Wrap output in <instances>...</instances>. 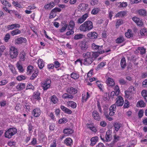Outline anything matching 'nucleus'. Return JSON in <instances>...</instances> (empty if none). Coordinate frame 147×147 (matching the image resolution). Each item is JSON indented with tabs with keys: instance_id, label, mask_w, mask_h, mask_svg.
Wrapping results in <instances>:
<instances>
[{
	"instance_id": "nucleus-25",
	"label": "nucleus",
	"mask_w": 147,
	"mask_h": 147,
	"mask_svg": "<svg viewBox=\"0 0 147 147\" xmlns=\"http://www.w3.org/2000/svg\"><path fill=\"white\" fill-rule=\"evenodd\" d=\"M67 105L68 107H71L73 109H75L76 107V103L72 101H69L67 102Z\"/></svg>"
},
{
	"instance_id": "nucleus-18",
	"label": "nucleus",
	"mask_w": 147,
	"mask_h": 147,
	"mask_svg": "<svg viewBox=\"0 0 147 147\" xmlns=\"http://www.w3.org/2000/svg\"><path fill=\"white\" fill-rule=\"evenodd\" d=\"M116 109V106L115 104L112 105L109 108L110 112L109 113V115L111 116L113 115L115 112Z\"/></svg>"
},
{
	"instance_id": "nucleus-5",
	"label": "nucleus",
	"mask_w": 147,
	"mask_h": 147,
	"mask_svg": "<svg viewBox=\"0 0 147 147\" xmlns=\"http://www.w3.org/2000/svg\"><path fill=\"white\" fill-rule=\"evenodd\" d=\"M51 81V80L47 79L46 80L42 82L41 86L44 90H47L50 87Z\"/></svg>"
},
{
	"instance_id": "nucleus-58",
	"label": "nucleus",
	"mask_w": 147,
	"mask_h": 147,
	"mask_svg": "<svg viewBox=\"0 0 147 147\" xmlns=\"http://www.w3.org/2000/svg\"><path fill=\"white\" fill-rule=\"evenodd\" d=\"M138 49L140 51V52L141 54H143L145 53V49L143 47H138Z\"/></svg>"
},
{
	"instance_id": "nucleus-15",
	"label": "nucleus",
	"mask_w": 147,
	"mask_h": 147,
	"mask_svg": "<svg viewBox=\"0 0 147 147\" xmlns=\"http://www.w3.org/2000/svg\"><path fill=\"white\" fill-rule=\"evenodd\" d=\"M93 118L96 120L99 121L100 119V117L97 111L94 110L92 113Z\"/></svg>"
},
{
	"instance_id": "nucleus-43",
	"label": "nucleus",
	"mask_w": 147,
	"mask_h": 147,
	"mask_svg": "<svg viewBox=\"0 0 147 147\" xmlns=\"http://www.w3.org/2000/svg\"><path fill=\"white\" fill-rule=\"evenodd\" d=\"M142 94L146 101L147 102V91L146 90H143L142 92Z\"/></svg>"
},
{
	"instance_id": "nucleus-42",
	"label": "nucleus",
	"mask_w": 147,
	"mask_h": 147,
	"mask_svg": "<svg viewBox=\"0 0 147 147\" xmlns=\"http://www.w3.org/2000/svg\"><path fill=\"white\" fill-rule=\"evenodd\" d=\"M75 26V24L73 20H71L69 23V24L68 25L67 28H70V29H72L74 30V28Z\"/></svg>"
},
{
	"instance_id": "nucleus-29",
	"label": "nucleus",
	"mask_w": 147,
	"mask_h": 147,
	"mask_svg": "<svg viewBox=\"0 0 147 147\" xmlns=\"http://www.w3.org/2000/svg\"><path fill=\"white\" fill-rule=\"evenodd\" d=\"M125 98L130 99L132 97L134 94H132L128 91H125Z\"/></svg>"
},
{
	"instance_id": "nucleus-61",
	"label": "nucleus",
	"mask_w": 147,
	"mask_h": 147,
	"mask_svg": "<svg viewBox=\"0 0 147 147\" xmlns=\"http://www.w3.org/2000/svg\"><path fill=\"white\" fill-rule=\"evenodd\" d=\"M119 82L121 85L125 84L126 83V81L123 78L120 79L119 80Z\"/></svg>"
},
{
	"instance_id": "nucleus-41",
	"label": "nucleus",
	"mask_w": 147,
	"mask_h": 147,
	"mask_svg": "<svg viewBox=\"0 0 147 147\" xmlns=\"http://www.w3.org/2000/svg\"><path fill=\"white\" fill-rule=\"evenodd\" d=\"M68 24L65 23L63 24V26L62 28L59 29V31L60 32L62 33L65 31L67 28Z\"/></svg>"
},
{
	"instance_id": "nucleus-56",
	"label": "nucleus",
	"mask_w": 147,
	"mask_h": 147,
	"mask_svg": "<svg viewBox=\"0 0 147 147\" xmlns=\"http://www.w3.org/2000/svg\"><path fill=\"white\" fill-rule=\"evenodd\" d=\"M61 9L57 7H55L53 9H52L51 11V13H55L57 12H60L61 11Z\"/></svg>"
},
{
	"instance_id": "nucleus-31",
	"label": "nucleus",
	"mask_w": 147,
	"mask_h": 147,
	"mask_svg": "<svg viewBox=\"0 0 147 147\" xmlns=\"http://www.w3.org/2000/svg\"><path fill=\"white\" fill-rule=\"evenodd\" d=\"M72 140L69 138H67L65 140V143L68 146H70L72 144Z\"/></svg>"
},
{
	"instance_id": "nucleus-22",
	"label": "nucleus",
	"mask_w": 147,
	"mask_h": 147,
	"mask_svg": "<svg viewBox=\"0 0 147 147\" xmlns=\"http://www.w3.org/2000/svg\"><path fill=\"white\" fill-rule=\"evenodd\" d=\"M25 87V84L24 83H19L16 86V88L18 91L24 89Z\"/></svg>"
},
{
	"instance_id": "nucleus-8",
	"label": "nucleus",
	"mask_w": 147,
	"mask_h": 147,
	"mask_svg": "<svg viewBox=\"0 0 147 147\" xmlns=\"http://www.w3.org/2000/svg\"><path fill=\"white\" fill-rule=\"evenodd\" d=\"M88 14L87 13H85L81 17L78 18L77 22L78 24H81L83 23L88 17Z\"/></svg>"
},
{
	"instance_id": "nucleus-7",
	"label": "nucleus",
	"mask_w": 147,
	"mask_h": 147,
	"mask_svg": "<svg viewBox=\"0 0 147 147\" xmlns=\"http://www.w3.org/2000/svg\"><path fill=\"white\" fill-rule=\"evenodd\" d=\"M92 49L94 50L98 51L97 52H98L101 51H104L105 52L107 53L111 51V50L109 49L108 50H105V51L102 50V46H99L96 45L95 43H93L92 45Z\"/></svg>"
},
{
	"instance_id": "nucleus-63",
	"label": "nucleus",
	"mask_w": 147,
	"mask_h": 147,
	"mask_svg": "<svg viewBox=\"0 0 147 147\" xmlns=\"http://www.w3.org/2000/svg\"><path fill=\"white\" fill-rule=\"evenodd\" d=\"M54 66H55L56 68H58L60 67V64L57 61H55L54 63Z\"/></svg>"
},
{
	"instance_id": "nucleus-27",
	"label": "nucleus",
	"mask_w": 147,
	"mask_h": 147,
	"mask_svg": "<svg viewBox=\"0 0 147 147\" xmlns=\"http://www.w3.org/2000/svg\"><path fill=\"white\" fill-rule=\"evenodd\" d=\"M98 140V138L97 136L92 137L90 140L91 143L90 145L92 146H94Z\"/></svg>"
},
{
	"instance_id": "nucleus-14",
	"label": "nucleus",
	"mask_w": 147,
	"mask_h": 147,
	"mask_svg": "<svg viewBox=\"0 0 147 147\" xmlns=\"http://www.w3.org/2000/svg\"><path fill=\"white\" fill-rule=\"evenodd\" d=\"M132 19L138 26H141L143 25L142 22L140 18L136 17H134Z\"/></svg>"
},
{
	"instance_id": "nucleus-52",
	"label": "nucleus",
	"mask_w": 147,
	"mask_h": 147,
	"mask_svg": "<svg viewBox=\"0 0 147 147\" xmlns=\"http://www.w3.org/2000/svg\"><path fill=\"white\" fill-rule=\"evenodd\" d=\"M9 67L12 73L13 74H15L16 73V71L15 70L14 66L11 64H9Z\"/></svg>"
},
{
	"instance_id": "nucleus-24",
	"label": "nucleus",
	"mask_w": 147,
	"mask_h": 147,
	"mask_svg": "<svg viewBox=\"0 0 147 147\" xmlns=\"http://www.w3.org/2000/svg\"><path fill=\"white\" fill-rule=\"evenodd\" d=\"M26 54L24 52H22L20 53L19 55V59L20 62V61H24L26 59Z\"/></svg>"
},
{
	"instance_id": "nucleus-46",
	"label": "nucleus",
	"mask_w": 147,
	"mask_h": 147,
	"mask_svg": "<svg viewBox=\"0 0 147 147\" xmlns=\"http://www.w3.org/2000/svg\"><path fill=\"white\" fill-rule=\"evenodd\" d=\"M51 100L55 104L58 101V98L55 95L53 96Z\"/></svg>"
},
{
	"instance_id": "nucleus-30",
	"label": "nucleus",
	"mask_w": 147,
	"mask_h": 147,
	"mask_svg": "<svg viewBox=\"0 0 147 147\" xmlns=\"http://www.w3.org/2000/svg\"><path fill=\"white\" fill-rule=\"evenodd\" d=\"M74 96L71 95H69L67 93H65L62 95V98L64 99L66 98L72 99L74 98Z\"/></svg>"
},
{
	"instance_id": "nucleus-13",
	"label": "nucleus",
	"mask_w": 147,
	"mask_h": 147,
	"mask_svg": "<svg viewBox=\"0 0 147 147\" xmlns=\"http://www.w3.org/2000/svg\"><path fill=\"white\" fill-rule=\"evenodd\" d=\"M98 35L97 33L95 32H89L87 34V36L91 39H94L97 38Z\"/></svg>"
},
{
	"instance_id": "nucleus-37",
	"label": "nucleus",
	"mask_w": 147,
	"mask_h": 147,
	"mask_svg": "<svg viewBox=\"0 0 147 147\" xmlns=\"http://www.w3.org/2000/svg\"><path fill=\"white\" fill-rule=\"evenodd\" d=\"M21 33V31L19 29H16L13 30L11 32V34L12 36L14 35H16L18 34H19Z\"/></svg>"
},
{
	"instance_id": "nucleus-12",
	"label": "nucleus",
	"mask_w": 147,
	"mask_h": 147,
	"mask_svg": "<svg viewBox=\"0 0 147 147\" xmlns=\"http://www.w3.org/2000/svg\"><path fill=\"white\" fill-rule=\"evenodd\" d=\"M105 142L110 141L112 139V132L110 130L107 131L105 136Z\"/></svg>"
},
{
	"instance_id": "nucleus-23",
	"label": "nucleus",
	"mask_w": 147,
	"mask_h": 147,
	"mask_svg": "<svg viewBox=\"0 0 147 147\" xmlns=\"http://www.w3.org/2000/svg\"><path fill=\"white\" fill-rule=\"evenodd\" d=\"M63 132L64 134H66L67 135H68L70 134H72L74 132V131L72 129L70 128H67L64 129Z\"/></svg>"
},
{
	"instance_id": "nucleus-19",
	"label": "nucleus",
	"mask_w": 147,
	"mask_h": 147,
	"mask_svg": "<svg viewBox=\"0 0 147 147\" xmlns=\"http://www.w3.org/2000/svg\"><path fill=\"white\" fill-rule=\"evenodd\" d=\"M26 41V39L25 38L22 37H20L15 40V42L18 44L25 43Z\"/></svg>"
},
{
	"instance_id": "nucleus-16",
	"label": "nucleus",
	"mask_w": 147,
	"mask_h": 147,
	"mask_svg": "<svg viewBox=\"0 0 147 147\" xmlns=\"http://www.w3.org/2000/svg\"><path fill=\"white\" fill-rule=\"evenodd\" d=\"M106 84L109 86H113L115 84L113 79L109 77L108 78L106 81Z\"/></svg>"
},
{
	"instance_id": "nucleus-9",
	"label": "nucleus",
	"mask_w": 147,
	"mask_h": 147,
	"mask_svg": "<svg viewBox=\"0 0 147 147\" xmlns=\"http://www.w3.org/2000/svg\"><path fill=\"white\" fill-rule=\"evenodd\" d=\"M117 101L115 103V105L117 106H122L124 103L123 98L120 96H119L116 98Z\"/></svg>"
},
{
	"instance_id": "nucleus-21",
	"label": "nucleus",
	"mask_w": 147,
	"mask_h": 147,
	"mask_svg": "<svg viewBox=\"0 0 147 147\" xmlns=\"http://www.w3.org/2000/svg\"><path fill=\"white\" fill-rule=\"evenodd\" d=\"M120 65L122 69H124L126 66V63L125 58L123 57L121 60Z\"/></svg>"
},
{
	"instance_id": "nucleus-2",
	"label": "nucleus",
	"mask_w": 147,
	"mask_h": 147,
	"mask_svg": "<svg viewBox=\"0 0 147 147\" xmlns=\"http://www.w3.org/2000/svg\"><path fill=\"white\" fill-rule=\"evenodd\" d=\"M93 28L92 22L90 20L86 21L79 27L80 30L82 32H86L90 30Z\"/></svg>"
},
{
	"instance_id": "nucleus-57",
	"label": "nucleus",
	"mask_w": 147,
	"mask_h": 147,
	"mask_svg": "<svg viewBox=\"0 0 147 147\" xmlns=\"http://www.w3.org/2000/svg\"><path fill=\"white\" fill-rule=\"evenodd\" d=\"M105 63L101 62L97 66L96 68L97 70H98L99 69L102 68L105 65Z\"/></svg>"
},
{
	"instance_id": "nucleus-34",
	"label": "nucleus",
	"mask_w": 147,
	"mask_h": 147,
	"mask_svg": "<svg viewBox=\"0 0 147 147\" xmlns=\"http://www.w3.org/2000/svg\"><path fill=\"white\" fill-rule=\"evenodd\" d=\"M20 64V61L18 62L16 64L17 67L20 72H23L24 70L22 65Z\"/></svg>"
},
{
	"instance_id": "nucleus-49",
	"label": "nucleus",
	"mask_w": 147,
	"mask_h": 147,
	"mask_svg": "<svg viewBox=\"0 0 147 147\" xmlns=\"http://www.w3.org/2000/svg\"><path fill=\"white\" fill-rule=\"evenodd\" d=\"M67 30H69L66 33V34L67 36H69L70 35L73 34L74 32V30L72 29H70V28H67Z\"/></svg>"
},
{
	"instance_id": "nucleus-64",
	"label": "nucleus",
	"mask_w": 147,
	"mask_h": 147,
	"mask_svg": "<svg viewBox=\"0 0 147 147\" xmlns=\"http://www.w3.org/2000/svg\"><path fill=\"white\" fill-rule=\"evenodd\" d=\"M7 104V102L5 100H2L0 102V105L1 107H4Z\"/></svg>"
},
{
	"instance_id": "nucleus-50",
	"label": "nucleus",
	"mask_w": 147,
	"mask_h": 147,
	"mask_svg": "<svg viewBox=\"0 0 147 147\" xmlns=\"http://www.w3.org/2000/svg\"><path fill=\"white\" fill-rule=\"evenodd\" d=\"M84 35L81 34H78L74 36L75 40H78L83 38Z\"/></svg>"
},
{
	"instance_id": "nucleus-17",
	"label": "nucleus",
	"mask_w": 147,
	"mask_h": 147,
	"mask_svg": "<svg viewBox=\"0 0 147 147\" xmlns=\"http://www.w3.org/2000/svg\"><path fill=\"white\" fill-rule=\"evenodd\" d=\"M55 5V3L53 1L50 2V3L45 5L44 6V8L46 10H51L53 7Z\"/></svg>"
},
{
	"instance_id": "nucleus-40",
	"label": "nucleus",
	"mask_w": 147,
	"mask_h": 147,
	"mask_svg": "<svg viewBox=\"0 0 147 147\" xmlns=\"http://www.w3.org/2000/svg\"><path fill=\"white\" fill-rule=\"evenodd\" d=\"M0 1L1 3L5 6L9 7L11 6V4H10L7 0H0Z\"/></svg>"
},
{
	"instance_id": "nucleus-51",
	"label": "nucleus",
	"mask_w": 147,
	"mask_h": 147,
	"mask_svg": "<svg viewBox=\"0 0 147 147\" xmlns=\"http://www.w3.org/2000/svg\"><path fill=\"white\" fill-rule=\"evenodd\" d=\"M129 91L132 94H135L136 93V88H134L133 86H131L129 88Z\"/></svg>"
},
{
	"instance_id": "nucleus-35",
	"label": "nucleus",
	"mask_w": 147,
	"mask_h": 147,
	"mask_svg": "<svg viewBox=\"0 0 147 147\" xmlns=\"http://www.w3.org/2000/svg\"><path fill=\"white\" fill-rule=\"evenodd\" d=\"M124 40V37L122 36H120L116 40V42L117 43H121L123 42Z\"/></svg>"
},
{
	"instance_id": "nucleus-39",
	"label": "nucleus",
	"mask_w": 147,
	"mask_h": 147,
	"mask_svg": "<svg viewBox=\"0 0 147 147\" xmlns=\"http://www.w3.org/2000/svg\"><path fill=\"white\" fill-rule=\"evenodd\" d=\"M100 11V9L96 7L92 9L91 12L92 14L95 15L98 13Z\"/></svg>"
},
{
	"instance_id": "nucleus-36",
	"label": "nucleus",
	"mask_w": 147,
	"mask_h": 147,
	"mask_svg": "<svg viewBox=\"0 0 147 147\" xmlns=\"http://www.w3.org/2000/svg\"><path fill=\"white\" fill-rule=\"evenodd\" d=\"M40 93L38 91H37L36 92H34L33 95V97L37 100L40 99Z\"/></svg>"
},
{
	"instance_id": "nucleus-28",
	"label": "nucleus",
	"mask_w": 147,
	"mask_h": 147,
	"mask_svg": "<svg viewBox=\"0 0 147 147\" xmlns=\"http://www.w3.org/2000/svg\"><path fill=\"white\" fill-rule=\"evenodd\" d=\"M121 124L120 123L116 122L113 124L115 129L116 131H118L121 127Z\"/></svg>"
},
{
	"instance_id": "nucleus-55",
	"label": "nucleus",
	"mask_w": 147,
	"mask_h": 147,
	"mask_svg": "<svg viewBox=\"0 0 147 147\" xmlns=\"http://www.w3.org/2000/svg\"><path fill=\"white\" fill-rule=\"evenodd\" d=\"M114 90L115 92V95L117 96L119 94L120 92L119 88V87L118 85H116L115 86L114 88Z\"/></svg>"
},
{
	"instance_id": "nucleus-62",
	"label": "nucleus",
	"mask_w": 147,
	"mask_h": 147,
	"mask_svg": "<svg viewBox=\"0 0 147 147\" xmlns=\"http://www.w3.org/2000/svg\"><path fill=\"white\" fill-rule=\"evenodd\" d=\"M97 106L99 112L101 113H102V111L100 106V102L98 101H97Z\"/></svg>"
},
{
	"instance_id": "nucleus-54",
	"label": "nucleus",
	"mask_w": 147,
	"mask_h": 147,
	"mask_svg": "<svg viewBox=\"0 0 147 147\" xmlns=\"http://www.w3.org/2000/svg\"><path fill=\"white\" fill-rule=\"evenodd\" d=\"M146 30L145 29H141L140 31V34L141 36H144L146 34Z\"/></svg>"
},
{
	"instance_id": "nucleus-6",
	"label": "nucleus",
	"mask_w": 147,
	"mask_h": 147,
	"mask_svg": "<svg viewBox=\"0 0 147 147\" xmlns=\"http://www.w3.org/2000/svg\"><path fill=\"white\" fill-rule=\"evenodd\" d=\"M79 47L82 52H84L88 49V46L87 42L86 41H82L80 42Z\"/></svg>"
},
{
	"instance_id": "nucleus-32",
	"label": "nucleus",
	"mask_w": 147,
	"mask_h": 147,
	"mask_svg": "<svg viewBox=\"0 0 147 147\" xmlns=\"http://www.w3.org/2000/svg\"><path fill=\"white\" fill-rule=\"evenodd\" d=\"M125 36L128 38H130L133 36L132 31L130 30H128L127 32L125 33Z\"/></svg>"
},
{
	"instance_id": "nucleus-10",
	"label": "nucleus",
	"mask_w": 147,
	"mask_h": 147,
	"mask_svg": "<svg viewBox=\"0 0 147 147\" xmlns=\"http://www.w3.org/2000/svg\"><path fill=\"white\" fill-rule=\"evenodd\" d=\"M32 114L35 117H38L40 116L41 114V111L40 108H36L33 109L32 112Z\"/></svg>"
},
{
	"instance_id": "nucleus-45",
	"label": "nucleus",
	"mask_w": 147,
	"mask_h": 147,
	"mask_svg": "<svg viewBox=\"0 0 147 147\" xmlns=\"http://www.w3.org/2000/svg\"><path fill=\"white\" fill-rule=\"evenodd\" d=\"M33 67L31 65H29L27 67V71L28 74H30L33 71Z\"/></svg>"
},
{
	"instance_id": "nucleus-1",
	"label": "nucleus",
	"mask_w": 147,
	"mask_h": 147,
	"mask_svg": "<svg viewBox=\"0 0 147 147\" xmlns=\"http://www.w3.org/2000/svg\"><path fill=\"white\" fill-rule=\"evenodd\" d=\"M105 53L104 51H101L98 52H87L84 53L82 55L84 58V60L83 64L86 66L90 65L93 62L95 59L99 56V54H102Z\"/></svg>"
},
{
	"instance_id": "nucleus-60",
	"label": "nucleus",
	"mask_w": 147,
	"mask_h": 147,
	"mask_svg": "<svg viewBox=\"0 0 147 147\" xmlns=\"http://www.w3.org/2000/svg\"><path fill=\"white\" fill-rule=\"evenodd\" d=\"M90 96V95L89 94V93L88 92H87L86 93V98H85V96H82V100H84L85 101H86L88 99V98H89Z\"/></svg>"
},
{
	"instance_id": "nucleus-11",
	"label": "nucleus",
	"mask_w": 147,
	"mask_h": 147,
	"mask_svg": "<svg viewBox=\"0 0 147 147\" xmlns=\"http://www.w3.org/2000/svg\"><path fill=\"white\" fill-rule=\"evenodd\" d=\"M88 4L82 3L79 4L78 8L80 10L83 11H85L88 8Z\"/></svg>"
},
{
	"instance_id": "nucleus-4",
	"label": "nucleus",
	"mask_w": 147,
	"mask_h": 147,
	"mask_svg": "<svg viewBox=\"0 0 147 147\" xmlns=\"http://www.w3.org/2000/svg\"><path fill=\"white\" fill-rule=\"evenodd\" d=\"M9 52L10 57L12 59L16 58L18 55V50L14 47H11Z\"/></svg>"
},
{
	"instance_id": "nucleus-20",
	"label": "nucleus",
	"mask_w": 147,
	"mask_h": 147,
	"mask_svg": "<svg viewBox=\"0 0 147 147\" xmlns=\"http://www.w3.org/2000/svg\"><path fill=\"white\" fill-rule=\"evenodd\" d=\"M66 91L69 94H75L77 93V90L73 87H70Z\"/></svg>"
},
{
	"instance_id": "nucleus-53",
	"label": "nucleus",
	"mask_w": 147,
	"mask_h": 147,
	"mask_svg": "<svg viewBox=\"0 0 147 147\" xmlns=\"http://www.w3.org/2000/svg\"><path fill=\"white\" fill-rule=\"evenodd\" d=\"M26 79V77L23 75H20L17 77L16 79L18 81H20L24 80Z\"/></svg>"
},
{
	"instance_id": "nucleus-59",
	"label": "nucleus",
	"mask_w": 147,
	"mask_h": 147,
	"mask_svg": "<svg viewBox=\"0 0 147 147\" xmlns=\"http://www.w3.org/2000/svg\"><path fill=\"white\" fill-rule=\"evenodd\" d=\"M123 23V21L121 20H118L116 22V26L117 27H118L121 24H122Z\"/></svg>"
},
{
	"instance_id": "nucleus-38",
	"label": "nucleus",
	"mask_w": 147,
	"mask_h": 147,
	"mask_svg": "<svg viewBox=\"0 0 147 147\" xmlns=\"http://www.w3.org/2000/svg\"><path fill=\"white\" fill-rule=\"evenodd\" d=\"M38 69L35 70V72L32 75L30 78V79L31 80H34L35 78L38 75Z\"/></svg>"
},
{
	"instance_id": "nucleus-47",
	"label": "nucleus",
	"mask_w": 147,
	"mask_h": 147,
	"mask_svg": "<svg viewBox=\"0 0 147 147\" xmlns=\"http://www.w3.org/2000/svg\"><path fill=\"white\" fill-rule=\"evenodd\" d=\"M138 12L140 15L144 16L146 15V11L144 9H140L138 11Z\"/></svg>"
},
{
	"instance_id": "nucleus-44",
	"label": "nucleus",
	"mask_w": 147,
	"mask_h": 147,
	"mask_svg": "<svg viewBox=\"0 0 147 147\" xmlns=\"http://www.w3.org/2000/svg\"><path fill=\"white\" fill-rule=\"evenodd\" d=\"M71 77L72 78L74 79H76L79 78V75L78 74L72 73L71 74Z\"/></svg>"
},
{
	"instance_id": "nucleus-3",
	"label": "nucleus",
	"mask_w": 147,
	"mask_h": 147,
	"mask_svg": "<svg viewBox=\"0 0 147 147\" xmlns=\"http://www.w3.org/2000/svg\"><path fill=\"white\" fill-rule=\"evenodd\" d=\"M17 131V129L14 127L9 129L5 133V137L9 139L11 138L12 136L16 134Z\"/></svg>"
},
{
	"instance_id": "nucleus-48",
	"label": "nucleus",
	"mask_w": 147,
	"mask_h": 147,
	"mask_svg": "<svg viewBox=\"0 0 147 147\" xmlns=\"http://www.w3.org/2000/svg\"><path fill=\"white\" fill-rule=\"evenodd\" d=\"M145 106L144 102L143 101H138L137 103L136 106L137 107H143Z\"/></svg>"
},
{
	"instance_id": "nucleus-26",
	"label": "nucleus",
	"mask_w": 147,
	"mask_h": 147,
	"mask_svg": "<svg viewBox=\"0 0 147 147\" xmlns=\"http://www.w3.org/2000/svg\"><path fill=\"white\" fill-rule=\"evenodd\" d=\"M126 14V12L125 11H121L118 12L115 15V17L116 18L122 17L125 16Z\"/></svg>"
},
{
	"instance_id": "nucleus-33",
	"label": "nucleus",
	"mask_w": 147,
	"mask_h": 147,
	"mask_svg": "<svg viewBox=\"0 0 147 147\" xmlns=\"http://www.w3.org/2000/svg\"><path fill=\"white\" fill-rule=\"evenodd\" d=\"M44 63L42 59H39L38 61V65L39 68L40 69L42 68L44 65Z\"/></svg>"
}]
</instances>
